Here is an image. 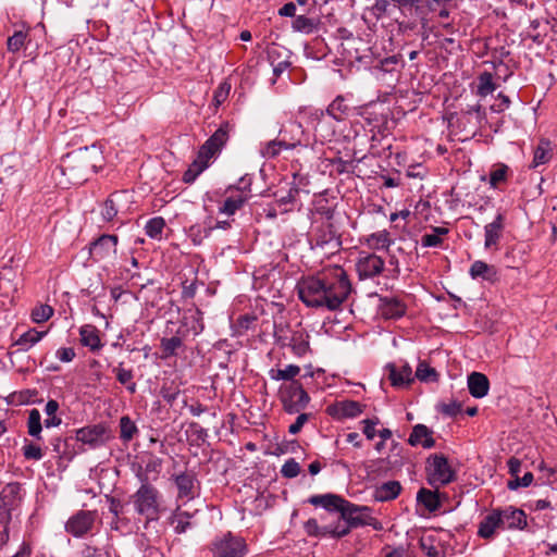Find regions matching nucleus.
Here are the masks:
<instances>
[{
  "instance_id": "51",
  "label": "nucleus",
  "mask_w": 557,
  "mask_h": 557,
  "mask_svg": "<svg viewBox=\"0 0 557 557\" xmlns=\"http://www.w3.org/2000/svg\"><path fill=\"white\" fill-rule=\"evenodd\" d=\"M52 314H53L52 307H50L48 305H40V306L35 307L32 310L30 317L35 323H42V322L48 321L52 317Z\"/></svg>"
},
{
  "instance_id": "5",
  "label": "nucleus",
  "mask_w": 557,
  "mask_h": 557,
  "mask_svg": "<svg viewBox=\"0 0 557 557\" xmlns=\"http://www.w3.org/2000/svg\"><path fill=\"white\" fill-rule=\"evenodd\" d=\"M278 399L284 411L289 414L299 413L310 403V396L299 381L283 384L278 389Z\"/></svg>"
},
{
  "instance_id": "7",
  "label": "nucleus",
  "mask_w": 557,
  "mask_h": 557,
  "mask_svg": "<svg viewBox=\"0 0 557 557\" xmlns=\"http://www.w3.org/2000/svg\"><path fill=\"white\" fill-rule=\"evenodd\" d=\"M210 550L213 557H244L247 544L243 537L226 532L212 541Z\"/></svg>"
},
{
  "instance_id": "31",
  "label": "nucleus",
  "mask_w": 557,
  "mask_h": 557,
  "mask_svg": "<svg viewBox=\"0 0 557 557\" xmlns=\"http://www.w3.org/2000/svg\"><path fill=\"white\" fill-rule=\"evenodd\" d=\"M469 274L474 280L482 278L487 282H494L497 278L496 268L481 260H476L471 264Z\"/></svg>"
},
{
  "instance_id": "33",
  "label": "nucleus",
  "mask_w": 557,
  "mask_h": 557,
  "mask_svg": "<svg viewBox=\"0 0 557 557\" xmlns=\"http://www.w3.org/2000/svg\"><path fill=\"white\" fill-rule=\"evenodd\" d=\"M552 158L550 143L547 139H541L533 153L532 168L547 163Z\"/></svg>"
},
{
  "instance_id": "59",
  "label": "nucleus",
  "mask_w": 557,
  "mask_h": 557,
  "mask_svg": "<svg viewBox=\"0 0 557 557\" xmlns=\"http://www.w3.org/2000/svg\"><path fill=\"white\" fill-rule=\"evenodd\" d=\"M420 548L428 557H437L438 556V549L434 545V537L428 536V537H421L419 541Z\"/></svg>"
},
{
  "instance_id": "55",
  "label": "nucleus",
  "mask_w": 557,
  "mask_h": 557,
  "mask_svg": "<svg viewBox=\"0 0 557 557\" xmlns=\"http://www.w3.org/2000/svg\"><path fill=\"white\" fill-rule=\"evenodd\" d=\"M161 467L162 460L159 457L149 455L148 459L145 461V467H141V469L147 476L149 473H154L156 476H158L161 471Z\"/></svg>"
},
{
  "instance_id": "16",
  "label": "nucleus",
  "mask_w": 557,
  "mask_h": 557,
  "mask_svg": "<svg viewBox=\"0 0 557 557\" xmlns=\"http://www.w3.org/2000/svg\"><path fill=\"white\" fill-rule=\"evenodd\" d=\"M177 488V498L191 500L197 495L198 480L193 471H185L173 475Z\"/></svg>"
},
{
  "instance_id": "46",
  "label": "nucleus",
  "mask_w": 557,
  "mask_h": 557,
  "mask_svg": "<svg viewBox=\"0 0 557 557\" xmlns=\"http://www.w3.org/2000/svg\"><path fill=\"white\" fill-rule=\"evenodd\" d=\"M165 227V221L162 216L150 219L145 226L146 234L153 239H160Z\"/></svg>"
},
{
  "instance_id": "8",
  "label": "nucleus",
  "mask_w": 557,
  "mask_h": 557,
  "mask_svg": "<svg viewBox=\"0 0 557 557\" xmlns=\"http://www.w3.org/2000/svg\"><path fill=\"white\" fill-rule=\"evenodd\" d=\"M350 112L351 107L348 104L347 99L339 95L325 110L317 109L310 114V117L315 122L314 131L319 133L323 131L325 115H329L336 122H344L350 115Z\"/></svg>"
},
{
  "instance_id": "30",
  "label": "nucleus",
  "mask_w": 557,
  "mask_h": 557,
  "mask_svg": "<svg viewBox=\"0 0 557 557\" xmlns=\"http://www.w3.org/2000/svg\"><path fill=\"white\" fill-rule=\"evenodd\" d=\"M403 487L398 481H388L375 487L373 497L377 502H389L395 499Z\"/></svg>"
},
{
  "instance_id": "53",
  "label": "nucleus",
  "mask_w": 557,
  "mask_h": 557,
  "mask_svg": "<svg viewBox=\"0 0 557 557\" xmlns=\"http://www.w3.org/2000/svg\"><path fill=\"white\" fill-rule=\"evenodd\" d=\"M172 524L174 525L175 533H185L191 527L189 515L187 512L176 513L172 520Z\"/></svg>"
},
{
  "instance_id": "29",
  "label": "nucleus",
  "mask_w": 557,
  "mask_h": 557,
  "mask_svg": "<svg viewBox=\"0 0 557 557\" xmlns=\"http://www.w3.org/2000/svg\"><path fill=\"white\" fill-rule=\"evenodd\" d=\"M468 388L471 396L474 398H482L488 393L490 381L485 374L472 372L468 376Z\"/></svg>"
},
{
  "instance_id": "32",
  "label": "nucleus",
  "mask_w": 557,
  "mask_h": 557,
  "mask_svg": "<svg viewBox=\"0 0 557 557\" xmlns=\"http://www.w3.org/2000/svg\"><path fill=\"white\" fill-rule=\"evenodd\" d=\"M81 343L83 346L89 347L91 351L99 350L102 347L99 331L91 324L83 325L79 329Z\"/></svg>"
},
{
  "instance_id": "42",
  "label": "nucleus",
  "mask_w": 557,
  "mask_h": 557,
  "mask_svg": "<svg viewBox=\"0 0 557 557\" xmlns=\"http://www.w3.org/2000/svg\"><path fill=\"white\" fill-rule=\"evenodd\" d=\"M318 20L307 17L306 15H298L293 21L292 27L295 32L311 34L317 29Z\"/></svg>"
},
{
  "instance_id": "35",
  "label": "nucleus",
  "mask_w": 557,
  "mask_h": 557,
  "mask_svg": "<svg viewBox=\"0 0 557 557\" xmlns=\"http://www.w3.org/2000/svg\"><path fill=\"white\" fill-rule=\"evenodd\" d=\"M417 500L421 503L429 511H435L441 506L437 493L424 487L420 488L418 492Z\"/></svg>"
},
{
  "instance_id": "10",
  "label": "nucleus",
  "mask_w": 557,
  "mask_h": 557,
  "mask_svg": "<svg viewBox=\"0 0 557 557\" xmlns=\"http://www.w3.org/2000/svg\"><path fill=\"white\" fill-rule=\"evenodd\" d=\"M239 183L242 186H228L226 193L230 194L224 200L223 205L219 208V213L233 215L237 210H239L249 199V186L250 183L246 182L243 177Z\"/></svg>"
},
{
  "instance_id": "60",
  "label": "nucleus",
  "mask_w": 557,
  "mask_h": 557,
  "mask_svg": "<svg viewBox=\"0 0 557 557\" xmlns=\"http://www.w3.org/2000/svg\"><path fill=\"white\" fill-rule=\"evenodd\" d=\"M362 426V433L366 435L367 440L372 441L376 435V425L380 423V419L374 417L373 419H364L360 422Z\"/></svg>"
},
{
  "instance_id": "52",
  "label": "nucleus",
  "mask_w": 557,
  "mask_h": 557,
  "mask_svg": "<svg viewBox=\"0 0 557 557\" xmlns=\"http://www.w3.org/2000/svg\"><path fill=\"white\" fill-rule=\"evenodd\" d=\"M508 166L506 164H497L490 173V185L494 188L506 181Z\"/></svg>"
},
{
  "instance_id": "58",
  "label": "nucleus",
  "mask_w": 557,
  "mask_h": 557,
  "mask_svg": "<svg viewBox=\"0 0 557 557\" xmlns=\"http://www.w3.org/2000/svg\"><path fill=\"white\" fill-rule=\"evenodd\" d=\"M200 314L201 312L196 310L191 314L184 317V324H188L189 322L191 323L190 330L193 331L194 335H198L203 330Z\"/></svg>"
},
{
  "instance_id": "27",
  "label": "nucleus",
  "mask_w": 557,
  "mask_h": 557,
  "mask_svg": "<svg viewBox=\"0 0 557 557\" xmlns=\"http://www.w3.org/2000/svg\"><path fill=\"white\" fill-rule=\"evenodd\" d=\"M345 498L336 494H322V495H312L308 498V503L318 507H323L327 511H341L345 503Z\"/></svg>"
},
{
  "instance_id": "40",
  "label": "nucleus",
  "mask_w": 557,
  "mask_h": 557,
  "mask_svg": "<svg viewBox=\"0 0 557 557\" xmlns=\"http://www.w3.org/2000/svg\"><path fill=\"white\" fill-rule=\"evenodd\" d=\"M27 430L28 434L36 440L40 441L41 437V431H42V423H41V414L38 409H32L28 414L27 420Z\"/></svg>"
},
{
  "instance_id": "39",
  "label": "nucleus",
  "mask_w": 557,
  "mask_h": 557,
  "mask_svg": "<svg viewBox=\"0 0 557 557\" xmlns=\"http://www.w3.org/2000/svg\"><path fill=\"white\" fill-rule=\"evenodd\" d=\"M282 49L277 46L270 47L268 49V59L273 67V74L275 77H278L284 71H286L290 66V62L287 59L282 61H277L275 63V55H278Z\"/></svg>"
},
{
  "instance_id": "45",
  "label": "nucleus",
  "mask_w": 557,
  "mask_h": 557,
  "mask_svg": "<svg viewBox=\"0 0 557 557\" xmlns=\"http://www.w3.org/2000/svg\"><path fill=\"white\" fill-rule=\"evenodd\" d=\"M183 345V341L180 336H172L170 338H162L161 339V350H162V357L168 358L176 355V351L178 348H181Z\"/></svg>"
},
{
  "instance_id": "28",
  "label": "nucleus",
  "mask_w": 557,
  "mask_h": 557,
  "mask_svg": "<svg viewBox=\"0 0 557 557\" xmlns=\"http://www.w3.org/2000/svg\"><path fill=\"white\" fill-rule=\"evenodd\" d=\"M433 431L424 424H416L412 428V432L408 438V443L411 446L421 445L423 448H432L435 445L433 438Z\"/></svg>"
},
{
  "instance_id": "57",
  "label": "nucleus",
  "mask_w": 557,
  "mask_h": 557,
  "mask_svg": "<svg viewBox=\"0 0 557 557\" xmlns=\"http://www.w3.org/2000/svg\"><path fill=\"white\" fill-rule=\"evenodd\" d=\"M281 473L287 479L296 478L300 473V466L294 458H290L283 465Z\"/></svg>"
},
{
  "instance_id": "18",
  "label": "nucleus",
  "mask_w": 557,
  "mask_h": 557,
  "mask_svg": "<svg viewBox=\"0 0 557 557\" xmlns=\"http://www.w3.org/2000/svg\"><path fill=\"white\" fill-rule=\"evenodd\" d=\"M314 243L318 247H330L338 249L341 246L339 236L333 223L325 222L319 226L314 233Z\"/></svg>"
},
{
  "instance_id": "41",
  "label": "nucleus",
  "mask_w": 557,
  "mask_h": 557,
  "mask_svg": "<svg viewBox=\"0 0 557 557\" xmlns=\"http://www.w3.org/2000/svg\"><path fill=\"white\" fill-rule=\"evenodd\" d=\"M282 150H290L286 144L278 137L265 143L261 148V154L267 159L276 158Z\"/></svg>"
},
{
  "instance_id": "50",
  "label": "nucleus",
  "mask_w": 557,
  "mask_h": 557,
  "mask_svg": "<svg viewBox=\"0 0 557 557\" xmlns=\"http://www.w3.org/2000/svg\"><path fill=\"white\" fill-rule=\"evenodd\" d=\"M299 191H300V188L294 182L293 185L289 187V189L285 194H283L282 191H276L274 195L276 197V201L280 205H289V203H294L296 201V199L299 195Z\"/></svg>"
},
{
  "instance_id": "38",
  "label": "nucleus",
  "mask_w": 557,
  "mask_h": 557,
  "mask_svg": "<svg viewBox=\"0 0 557 557\" xmlns=\"http://www.w3.org/2000/svg\"><path fill=\"white\" fill-rule=\"evenodd\" d=\"M300 373V368L296 364H288L285 369H271L269 375L274 381H296L295 377Z\"/></svg>"
},
{
  "instance_id": "17",
  "label": "nucleus",
  "mask_w": 557,
  "mask_h": 557,
  "mask_svg": "<svg viewBox=\"0 0 557 557\" xmlns=\"http://www.w3.org/2000/svg\"><path fill=\"white\" fill-rule=\"evenodd\" d=\"M366 405L356 400H342L329 406L326 411L337 419L356 418L363 412Z\"/></svg>"
},
{
  "instance_id": "54",
  "label": "nucleus",
  "mask_w": 557,
  "mask_h": 557,
  "mask_svg": "<svg viewBox=\"0 0 557 557\" xmlns=\"http://www.w3.org/2000/svg\"><path fill=\"white\" fill-rule=\"evenodd\" d=\"M212 232V227L201 226V225H194L189 230V236L191 237L194 244H201L203 238H207L210 236Z\"/></svg>"
},
{
  "instance_id": "62",
  "label": "nucleus",
  "mask_w": 557,
  "mask_h": 557,
  "mask_svg": "<svg viewBox=\"0 0 557 557\" xmlns=\"http://www.w3.org/2000/svg\"><path fill=\"white\" fill-rule=\"evenodd\" d=\"M101 214L107 222H111L116 216L117 208L111 197L104 201Z\"/></svg>"
},
{
  "instance_id": "1",
  "label": "nucleus",
  "mask_w": 557,
  "mask_h": 557,
  "mask_svg": "<svg viewBox=\"0 0 557 557\" xmlns=\"http://www.w3.org/2000/svg\"><path fill=\"white\" fill-rule=\"evenodd\" d=\"M299 299L309 308L336 311L352 290L346 271L336 265L300 280L296 286Z\"/></svg>"
},
{
  "instance_id": "25",
  "label": "nucleus",
  "mask_w": 557,
  "mask_h": 557,
  "mask_svg": "<svg viewBox=\"0 0 557 557\" xmlns=\"http://www.w3.org/2000/svg\"><path fill=\"white\" fill-rule=\"evenodd\" d=\"M388 372V379L393 386L403 387L413 382L412 370L409 364H404L397 368L394 363L386 366Z\"/></svg>"
},
{
  "instance_id": "19",
  "label": "nucleus",
  "mask_w": 557,
  "mask_h": 557,
  "mask_svg": "<svg viewBox=\"0 0 557 557\" xmlns=\"http://www.w3.org/2000/svg\"><path fill=\"white\" fill-rule=\"evenodd\" d=\"M399 9H414L416 14L422 21V29L424 33L422 35L423 39L428 38L426 28L428 22L425 15L429 11L433 10V1L430 0H392Z\"/></svg>"
},
{
  "instance_id": "64",
  "label": "nucleus",
  "mask_w": 557,
  "mask_h": 557,
  "mask_svg": "<svg viewBox=\"0 0 557 557\" xmlns=\"http://www.w3.org/2000/svg\"><path fill=\"white\" fill-rule=\"evenodd\" d=\"M304 528L309 536H325L324 527H320L313 518L306 521Z\"/></svg>"
},
{
  "instance_id": "15",
  "label": "nucleus",
  "mask_w": 557,
  "mask_h": 557,
  "mask_svg": "<svg viewBox=\"0 0 557 557\" xmlns=\"http://www.w3.org/2000/svg\"><path fill=\"white\" fill-rule=\"evenodd\" d=\"M76 440L87 444L90 448H97L106 444L107 428L102 424H94L81 428L76 431Z\"/></svg>"
},
{
  "instance_id": "37",
  "label": "nucleus",
  "mask_w": 557,
  "mask_h": 557,
  "mask_svg": "<svg viewBox=\"0 0 557 557\" xmlns=\"http://www.w3.org/2000/svg\"><path fill=\"white\" fill-rule=\"evenodd\" d=\"M59 407V403L54 399H50L46 404L45 413L47 418L44 421V425L47 429L59 426L62 423L61 417L57 414Z\"/></svg>"
},
{
  "instance_id": "11",
  "label": "nucleus",
  "mask_w": 557,
  "mask_h": 557,
  "mask_svg": "<svg viewBox=\"0 0 557 557\" xmlns=\"http://www.w3.org/2000/svg\"><path fill=\"white\" fill-rule=\"evenodd\" d=\"M341 518L350 524L351 528L372 525L375 519L370 515V508L358 506L345 500L341 508Z\"/></svg>"
},
{
  "instance_id": "6",
  "label": "nucleus",
  "mask_w": 557,
  "mask_h": 557,
  "mask_svg": "<svg viewBox=\"0 0 557 557\" xmlns=\"http://www.w3.org/2000/svg\"><path fill=\"white\" fill-rule=\"evenodd\" d=\"M428 481L433 486L448 485L457 480V472L443 454L430 455L426 459Z\"/></svg>"
},
{
  "instance_id": "61",
  "label": "nucleus",
  "mask_w": 557,
  "mask_h": 557,
  "mask_svg": "<svg viewBox=\"0 0 557 557\" xmlns=\"http://www.w3.org/2000/svg\"><path fill=\"white\" fill-rule=\"evenodd\" d=\"M187 433L202 443L206 442L208 437V431L197 422H190L188 424Z\"/></svg>"
},
{
  "instance_id": "23",
  "label": "nucleus",
  "mask_w": 557,
  "mask_h": 557,
  "mask_svg": "<svg viewBox=\"0 0 557 557\" xmlns=\"http://www.w3.org/2000/svg\"><path fill=\"white\" fill-rule=\"evenodd\" d=\"M505 228V216L498 213L495 219L484 226V247L490 249L498 245Z\"/></svg>"
},
{
  "instance_id": "44",
  "label": "nucleus",
  "mask_w": 557,
  "mask_h": 557,
  "mask_svg": "<svg viewBox=\"0 0 557 557\" xmlns=\"http://www.w3.org/2000/svg\"><path fill=\"white\" fill-rule=\"evenodd\" d=\"M393 240L389 237V233L384 230L373 233L368 238V244L373 249H387L392 245Z\"/></svg>"
},
{
  "instance_id": "36",
  "label": "nucleus",
  "mask_w": 557,
  "mask_h": 557,
  "mask_svg": "<svg viewBox=\"0 0 557 557\" xmlns=\"http://www.w3.org/2000/svg\"><path fill=\"white\" fill-rule=\"evenodd\" d=\"M497 88L493 81V74L490 72H482L478 76L476 95L480 97H486L491 95Z\"/></svg>"
},
{
  "instance_id": "56",
  "label": "nucleus",
  "mask_w": 557,
  "mask_h": 557,
  "mask_svg": "<svg viewBox=\"0 0 557 557\" xmlns=\"http://www.w3.org/2000/svg\"><path fill=\"white\" fill-rule=\"evenodd\" d=\"M22 450L24 458L27 460H40L44 457L41 447L34 443L25 444Z\"/></svg>"
},
{
  "instance_id": "13",
  "label": "nucleus",
  "mask_w": 557,
  "mask_h": 557,
  "mask_svg": "<svg viewBox=\"0 0 557 557\" xmlns=\"http://www.w3.org/2000/svg\"><path fill=\"white\" fill-rule=\"evenodd\" d=\"M22 502V485L18 482L8 483L0 491V510L2 511L0 515L7 518V520H11V512Z\"/></svg>"
},
{
  "instance_id": "20",
  "label": "nucleus",
  "mask_w": 557,
  "mask_h": 557,
  "mask_svg": "<svg viewBox=\"0 0 557 557\" xmlns=\"http://www.w3.org/2000/svg\"><path fill=\"white\" fill-rule=\"evenodd\" d=\"M407 306L398 298L395 297H381L379 305V312L382 318L399 319L406 314Z\"/></svg>"
},
{
  "instance_id": "26",
  "label": "nucleus",
  "mask_w": 557,
  "mask_h": 557,
  "mask_svg": "<svg viewBox=\"0 0 557 557\" xmlns=\"http://www.w3.org/2000/svg\"><path fill=\"white\" fill-rule=\"evenodd\" d=\"M502 529V518L496 509L486 515L479 524L478 535L490 540L495 535L496 530Z\"/></svg>"
},
{
  "instance_id": "48",
  "label": "nucleus",
  "mask_w": 557,
  "mask_h": 557,
  "mask_svg": "<svg viewBox=\"0 0 557 557\" xmlns=\"http://www.w3.org/2000/svg\"><path fill=\"white\" fill-rule=\"evenodd\" d=\"M416 377L421 382H435L438 379V374L436 370L428 363L420 362L416 371Z\"/></svg>"
},
{
  "instance_id": "9",
  "label": "nucleus",
  "mask_w": 557,
  "mask_h": 557,
  "mask_svg": "<svg viewBox=\"0 0 557 557\" xmlns=\"http://www.w3.org/2000/svg\"><path fill=\"white\" fill-rule=\"evenodd\" d=\"M99 515L97 510H78L65 522V532L74 537H84L91 533Z\"/></svg>"
},
{
  "instance_id": "21",
  "label": "nucleus",
  "mask_w": 557,
  "mask_h": 557,
  "mask_svg": "<svg viewBox=\"0 0 557 557\" xmlns=\"http://www.w3.org/2000/svg\"><path fill=\"white\" fill-rule=\"evenodd\" d=\"M305 129L298 122H290L283 126L278 132V137L283 140L287 147L293 150L302 145V137Z\"/></svg>"
},
{
  "instance_id": "43",
  "label": "nucleus",
  "mask_w": 557,
  "mask_h": 557,
  "mask_svg": "<svg viewBox=\"0 0 557 557\" xmlns=\"http://www.w3.org/2000/svg\"><path fill=\"white\" fill-rule=\"evenodd\" d=\"M351 529L349 523L338 520L334 524L324 525V534L333 539H341L348 535Z\"/></svg>"
},
{
  "instance_id": "14",
  "label": "nucleus",
  "mask_w": 557,
  "mask_h": 557,
  "mask_svg": "<svg viewBox=\"0 0 557 557\" xmlns=\"http://www.w3.org/2000/svg\"><path fill=\"white\" fill-rule=\"evenodd\" d=\"M384 260L375 253L360 256L356 263V270L360 280L377 276L384 270Z\"/></svg>"
},
{
  "instance_id": "2",
  "label": "nucleus",
  "mask_w": 557,
  "mask_h": 557,
  "mask_svg": "<svg viewBox=\"0 0 557 557\" xmlns=\"http://www.w3.org/2000/svg\"><path fill=\"white\" fill-rule=\"evenodd\" d=\"M135 475L140 483L138 490L129 497L135 512L144 517L147 523L159 520L162 512L161 493L150 483L149 476L143 472L141 466H138Z\"/></svg>"
},
{
  "instance_id": "3",
  "label": "nucleus",
  "mask_w": 557,
  "mask_h": 557,
  "mask_svg": "<svg viewBox=\"0 0 557 557\" xmlns=\"http://www.w3.org/2000/svg\"><path fill=\"white\" fill-rule=\"evenodd\" d=\"M103 157L95 146L84 147L66 156L65 171L75 180L87 181L88 174L102 168Z\"/></svg>"
},
{
  "instance_id": "49",
  "label": "nucleus",
  "mask_w": 557,
  "mask_h": 557,
  "mask_svg": "<svg viewBox=\"0 0 557 557\" xmlns=\"http://www.w3.org/2000/svg\"><path fill=\"white\" fill-rule=\"evenodd\" d=\"M27 32L15 30L12 36L8 38L7 48L10 52H17L25 45Z\"/></svg>"
},
{
  "instance_id": "22",
  "label": "nucleus",
  "mask_w": 557,
  "mask_h": 557,
  "mask_svg": "<svg viewBox=\"0 0 557 557\" xmlns=\"http://www.w3.org/2000/svg\"><path fill=\"white\" fill-rule=\"evenodd\" d=\"M496 510L502 518V530L523 529L527 527V516L523 510L512 507Z\"/></svg>"
},
{
  "instance_id": "24",
  "label": "nucleus",
  "mask_w": 557,
  "mask_h": 557,
  "mask_svg": "<svg viewBox=\"0 0 557 557\" xmlns=\"http://www.w3.org/2000/svg\"><path fill=\"white\" fill-rule=\"evenodd\" d=\"M309 334L307 331L300 329L290 332L289 342L281 341L282 347H290L292 351L297 357L305 356L310 350Z\"/></svg>"
},
{
  "instance_id": "34",
  "label": "nucleus",
  "mask_w": 557,
  "mask_h": 557,
  "mask_svg": "<svg viewBox=\"0 0 557 557\" xmlns=\"http://www.w3.org/2000/svg\"><path fill=\"white\" fill-rule=\"evenodd\" d=\"M46 333L47 332H39L36 329H30L23 333L18 339H16L14 345L20 346V349L26 351L35 344H37L46 335Z\"/></svg>"
},
{
  "instance_id": "4",
  "label": "nucleus",
  "mask_w": 557,
  "mask_h": 557,
  "mask_svg": "<svg viewBox=\"0 0 557 557\" xmlns=\"http://www.w3.org/2000/svg\"><path fill=\"white\" fill-rule=\"evenodd\" d=\"M231 127L230 122H223L199 148L197 158L189 165V169L194 170L196 175L202 173L208 168L210 159L221 151L228 140Z\"/></svg>"
},
{
  "instance_id": "47",
  "label": "nucleus",
  "mask_w": 557,
  "mask_h": 557,
  "mask_svg": "<svg viewBox=\"0 0 557 557\" xmlns=\"http://www.w3.org/2000/svg\"><path fill=\"white\" fill-rule=\"evenodd\" d=\"M138 432L136 424L128 416H123L120 419V437L124 442L133 440L134 435Z\"/></svg>"
},
{
  "instance_id": "12",
  "label": "nucleus",
  "mask_w": 557,
  "mask_h": 557,
  "mask_svg": "<svg viewBox=\"0 0 557 557\" xmlns=\"http://www.w3.org/2000/svg\"><path fill=\"white\" fill-rule=\"evenodd\" d=\"M119 237L103 234L90 244L89 253L95 261L113 259L117 251Z\"/></svg>"
},
{
  "instance_id": "63",
  "label": "nucleus",
  "mask_w": 557,
  "mask_h": 557,
  "mask_svg": "<svg viewBox=\"0 0 557 557\" xmlns=\"http://www.w3.org/2000/svg\"><path fill=\"white\" fill-rule=\"evenodd\" d=\"M388 461L383 458H379L376 460H371L367 466V473L368 474H379L382 471H385L387 469Z\"/></svg>"
}]
</instances>
